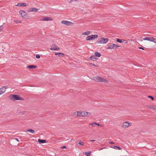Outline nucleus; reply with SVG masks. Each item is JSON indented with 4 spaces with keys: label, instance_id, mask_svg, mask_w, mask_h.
I'll list each match as a JSON object with an SVG mask.
<instances>
[{
    "label": "nucleus",
    "instance_id": "ea45409f",
    "mask_svg": "<svg viewBox=\"0 0 156 156\" xmlns=\"http://www.w3.org/2000/svg\"><path fill=\"white\" fill-rule=\"evenodd\" d=\"M61 148H62V149H64V148H66V147L65 146H63L62 147H61Z\"/></svg>",
    "mask_w": 156,
    "mask_h": 156
},
{
    "label": "nucleus",
    "instance_id": "37998d69",
    "mask_svg": "<svg viewBox=\"0 0 156 156\" xmlns=\"http://www.w3.org/2000/svg\"><path fill=\"white\" fill-rule=\"evenodd\" d=\"M96 141V140H90V141L94 142V141Z\"/></svg>",
    "mask_w": 156,
    "mask_h": 156
},
{
    "label": "nucleus",
    "instance_id": "0eeeda50",
    "mask_svg": "<svg viewBox=\"0 0 156 156\" xmlns=\"http://www.w3.org/2000/svg\"><path fill=\"white\" fill-rule=\"evenodd\" d=\"M50 50L52 51L54 50L59 51L60 50V48L56 44H53L51 45V46Z\"/></svg>",
    "mask_w": 156,
    "mask_h": 156
},
{
    "label": "nucleus",
    "instance_id": "f03ea898",
    "mask_svg": "<svg viewBox=\"0 0 156 156\" xmlns=\"http://www.w3.org/2000/svg\"><path fill=\"white\" fill-rule=\"evenodd\" d=\"M10 99L13 101L23 100V98L17 95H12L10 96Z\"/></svg>",
    "mask_w": 156,
    "mask_h": 156
},
{
    "label": "nucleus",
    "instance_id": "2eb2a0df",
    "mask_svg": "<svg viewBox=\"0 0 156 156\" xmlns=\"http://www.w3.org/2000/svg\"><path fill=\"white\" fill-rule=\"evenodd\" d=\"M55 55H58L59 57H63L64 55V54L62 52H57L55 53Z\"/></svg>",
    "mask_w": 156,
    "mask_h": 156
},
{
    "label": "nucleus",
    "instance_id": "412c9836",
    "mask_svg": "<svg viewBox=\"0 0 156 156\" xmlns=\"http://www.w3.org/2000/svg\"><path fill=\"white\" fill-rule=\"evenodd\" d=\"M90 66L92 67H100L99 66L95 65L91 63H90L89 64Z\"/></svg>",
    "mask_w": 156,
    "mask_h": 156
},
{
    "label": "nucleus",
    "instance_id": "7ed1b4c3",
    "mask_svg": "<svg viewBox=\"0 0 156 156\" xmlns=\"http://www.w3.org/2000/svg\"><path fill=\"white\" fill-rule=\"evenodd\" d=\"M19 12L23 18L26 19H29V17L28 14L24 11L20 10L19 11Z\"/></svg>",
    "mask_w": 156,
    "mask_h": 156
},
{
    "label": "nucleus",
    "instance_id": "e433bc0d",
    "mask_svg": "<svg viewBox=\"0 0 156 156\" xmlns=\"http://www.w3.org/2000/svg\"><path fill=\"white\" fill-rule=\"evenodd\" d=\"M36 58H37V59H39V58H40V56L39 55H37L36 56Z\"/></svg>",
    "mask_w": 156,
    "mask_h": 156
},
{
    "label": "nucleus",
    "instance_id": "4be33fe9",
    "mask_svg": "<svg viewBox=\"0 0 156 156\" xmlns=\"http://www.w3.org/2000/svg\"><path fill=\"white\" fill-rule=\"evenodd\" d=\"M110 147L111 148L115 149L116 150H117V149L121 150V148L120 147H118V146H110Z\"/></svg>",
    "mask_w": 156,
    "mask_h": 156
},
{
    "label": "nucleus",
    "instance_id": "a19ab883",
    "mask_svg": "<svg viewBox=\"0 0 156 156\" xmlns=\"http://www.w3.org/2000/svg\"><path fill=\"white\" fill-rule=\"evenodd\" d=\"M138 48H139V49H142V50H144V48H142V47H139Z\"/></svg>",
    "mask_w": 156,
    "mask_h": 156
},
{
    "label": "nucleus",
    "instance_id": "72a5a7b5",
    "mask_svg": "<svg viewBox=\"0 0 156 156\" xmlns=\"http://www.w3.org/2000/svg\"><path fill=\"white\" fill-rule=\"evenodd\" d=\"M147 97L149 98H151L152 100H154V97L151 96H148Z\"/></svg>",
    "mask_w": 156,
    "mask_h": 156
},
{
    "label": "nucleus",
    "instance_id": "7c9ffc66",
    "mask_svg": "<svg viewBox=\"0 0 156 156\" xmlns=\"http://www.w3.org/2000/svg\"><path fill=\"white\" fill-rule=\"evenodd\" d=\"M117 42L119 43H121L122 42V40H121L120 39L117 38L116 40Z\"/></svg>",
    "mask_w": 156,
    "mask_h": 156
},
{
    "label": "nucleus",
    "instance_id": "c756f323",
    "mask_svg": "<svg viewBox=\"0 0 156 156\" xmlns=\"http://www.w3.org/2000/svg\"><path fill=\"white\" fill-rule=\"evenodd\" d=\"M78 144L79 145V146H83L84 144V143L83 142H82L81 140H79L78 142Z\"/></svg>",
    "mask_w": 156,
    "mask_h": 156
},
{
    "label": "nucleus",
    "instance_id": "9b49d317",
    "mask_svg": "<svg viewBox=\"0 0 156 156\" xmlns=\"http://www.w3.org/2000/svg\"><path fill=\"white\" fill-rule=\"evenodd\" d=\"M8 88V86H3L0 88V93L1 94L4 93L6 90V89Z\"/></svg>",
    "mask_w": 156,
    "mask_h": 156
},
{
    "label": "nucleus",
    "instance_id": "9d476101",
    "mask_svg": "<svg viewBox=\"0 0 156 156\" xmlns=\"http://www.w3.org/2000/svg\"><path fill=\"white\" fill-rule=\"evenodd\" d=\"M81 116L82 117H85L86 116H89L91 114L90 113L86 112H81Z\"/></svg>",
    "mask_w": 156,
    "mask_h": 156
},
{
    "label": "nucleus",
    "instance_id": "a211bd4d",
    "mask_svg": "<svg viewBox=\"0 0 156 156\" xmlns=\"http://www.w3.org/2000/svg\"><path fill=\"white\" fill-rule=\"evenodd\" d=\"M27 4L25 3H18L16 5L17 6H27Z\"/></svg>",
    "mask_w": 156,
    "mask_h": 156
},
{
    "label": "nucleus",
    "instance_id": "20e7f679",
    "mask_svg": "<svg viewBox=\"0 0 156 156\" xmlns=\"http://www.w3.org/2000/svg\"><path fill=\"white\" fill-rule=\"evenodd\" d=\"M108 39L101 37L98 39L97 42L100 44H106L109 41Z\"/></svg>",
    "mask_w": 156,
    "mask_h": 156
},
{
    "label": "nucleus",
    "instance_id": "4468645a",
    "mask_svg": "<svg viewBox=\"0 0 156 156\" xmlns=\"http://www.w3.org/2000/svg\"><path fill=\"white\" fill-rule=\"evenodd\" d=\"M38 11V9L35 8H31L28 10V12H37Z\"/></svg>",
    "mask_w": 156,
    "mask_h": 156
},
{
    "label": "nucleus",
    "instance_id": "ddd939ff",
    "mask_svg": "<svg viewBox=\"0 0 156 156\" xmlns=\"http://www.w3.org/2000/svg\"><path fill=\"white\" fill-rule=\"evenodd\" d=\"M90 31H86L82 32L81 34V37H83L84 35L88 36L90 34Z\"/></svg>",
    "mask_w": 156,
    "mask_h": 156
},
{
    "label": "nucleus",
    "instance_id": "c9c22d12",
    "mask_svg": "<svg viewBox=\"0 0 156 156\" xmlns=\"http://www.w3.org/2000/svg\"><path fill=\"white\" fill-rule=\"evenodd\" d=\"M3 29V28L2 26H0V32L2 31Z\"/></svg>",
    "mask_w": 156,
    "mask_h": 156
},
{
    "label": "nucleus",
    "instance_id": "c03bdc74",
    "mask_svg": "<svg viewBox=\"0 0 156 156\" xmlns=\"http://www.w3.org/2000/svg\"><path fill=\"white\" fill-rule=\"evenodd\" d=\"M16 140H17V141H19V140H18V139H16Z\"/></svg>",
    "mask_w": 156,
    "mask_h": 156
},
{
    "label": "nucleus",
    "instance_id": "f257e3e1",
    "mask_svg": "<svg viewBox=\"0 0 156 156\" xmlns=\"http://www.w3.org/2000/svg\"><path fill=\"white\" fill-rule=\"evenodd\" d=\"M91 79L97 82H104L106 83H108V81L107 80L99 76L93 77L91 78Z\"/></svg>",
    "mask_w": 156,
    "mask_h": 156
},
{
    "label": "nucleus",
    "instance_id": "5701e85b",
    "mask_svg": "<svg viewBox=\"0 0 156 156\" xmlns=\"http://www.w3.org/2000/svg\"><path fill=\"white\" fill-rule=\"evenodd\" d=\"M94 55L96 57H99L101 56V55L100 53L98 52H96L94 53Z\"/></svg>",
    "mask_w": 156,
    "mask_h": 156
},
{
    "label": "nucleus",
    "instance_id": "6ab92c4d",
    "mask_svg": "<svg viewBox=\"0 0 156 156\" xmlns=\"http://www.w3.org/2000/svg\"><path fill=\"white\" fill-rule=\"evenodd\" d=\"M147 107L151 109H152L153 110H156V105H149L147 106Z\"/></svg>",
    "mask_w": 156,
    "mask_h": 156
},
{
    "label": "nucleus",
    "instance_id": "2f4dec72",
    "mask_svg": "<svg viewBox=\"0 0 156 156\" xmlns=\"http://www.w3.org/2000/svg\"><path fill=\"white\" fill-rule=\"evenodd\" d=\"M96 124H97V123L96 122H93L92 123H90L89 124V125H90L92 127H94V126L96 125Z\"/></svg>",
    "mask_w": 156,
    "mask_h": 156
},
{
    "label": "nucleus",
    "instance_id": "f3484780",
    "mask_svg": "<svg viewBox=\"0 0 156 156\" xmlns=\"http://www.w3.org/2000/svg\"><path fill=\"white\" fill-rule=\"evenodd\" d=\"M90 58L91 60L93 61H96L98 59L94 55L91 56Z\"/></svg>",
    "mask_w": 156,
    "mask_h": 156
},
{
    "label": "nucleus",
    "instance_id": "39448f33",
    "mask_svg": "<svg viewBox=\"0 0 156 156\" xmlns=\"http://www.w3.org/2000/svg\"><path fill=\"white\" fill-rule=\"evenodd\" d=\"M119 47V46L113 43H108L107 44L106 48L108 49H115Z\"/></svg>",
    "mask_w": 156,
    "mask_h": 156
},
{
    "label": "nucleus",
    "instance_id": "423d86ee",
    "mask_svg": "<svg viewBox=\"0 0 156 156\" xmlns=\"http://www.w3.org/2000/svg\"><path fill=\"white\" fill-rule=\"evenodd\" d=\"M98 37V36L97 34H93L90 35H88L86 38L87 41L93 40Z\"/></svg>",
    "mask_w": 156,
    "mask_h": 156
},
{
    "label": "nucleus",
    "instance_id": "473e14b6",
    "mask_svg": "<svg viewBox=\"0 0 156 156\" xmlns=\"http://www.w3.org/2000/svg\"><path fill=\"white\" fill-rule=\"evenodd\" d=\"M122 42L124 43V44H126L128 43V41L127 40H124L122 39Z\"/></svg>",
    "mask_w": 156,
    "mask_h": 156
},
{
    "label": "nucleus",
    "instance_id": "aec40b11",
    "mask_svg": "<svg viewBox=\"0 0 156 156\" xmlns=\"http://www.w3.org/2000/svg\"><path fill=\"white\" fill-rule=\"evenodd\" d=\"M143 40L144 41H148L151 42L152 37H145L143 38Z\"/></svg>",
    "mask_w": 156,
    "mask_h": 156
},
{
    "label": "nucleus",
    "instance_id": "f8f14e48",
    "mask_svg": "<svg viewBox=\"0 0 156 156\" xmlns=\"http://www.w3.org/2000/svg\"><path fill=\"white\" fill-rule=\"evenodd\" d=\"M53 19L52 17H49L43 18L42 20L43 21H53Z\"/></svg>",
    "mask_w": 156,
    "mask_h": 156
},
{
    "label": "nucleus",
    "instance_id": "6e6552de",
    "mask_svg": "<svg viewBox=\"0 0 156 156\" xmlns=\"http://www.w3.org/2000/svg\"><path fill=\"white\" fill-rule=\"evenodd\" d=\"M132 125L131 123H129L128 122L126 121L123 123L122 127L123 129H126L129 126H130Z\"/></svg>",
    "mask_w": 156,
    "mask_h": 156
},
{
    "label": "nucleus",
    "instance_id": "4c0bfd02",
    "mask_svg": "<svg viewBox=\"0 0 156 156\" xmlns=\"http://www.w3.org/2000/svg\"><path fill=\"white\" fill-rule=\"evenodd\" d=\"M96 125H97L98 126H102V125L100 124H99V123H97V124H96Z\"/></svg>",
    "mask_w": 156,
    "mask_h": 156
},
{
    "label": "nucleus",
    "instance_id": "58836bf2",
    "mask_svg": "<svg viewBox=\"0 0 156 156\" xmlns=\"http://www.w3.org/2000/svg\"><path fill=\"white\" fill-rule=\"evenodd\" d=\"M108 143L110 144H114V142L111 141H109L108 142Z\"/></svg>",
    "mask_w": 156,
    "mask_h": 156
},
{
    "label": "nucleus",
    "instance_id": "1a4fd4ad",
    "mask_svg": "<svg viewBox=\"0 0 156 156\" xmlns=\"http://www.w3.org/2000/svg\"><path fill=\"white\" fill-rule=\"evenodd\" d=\"M61 23L67 26L71 25L73 24V23L71 22L65 20H63L61 22Z\"/></svg>",
    "mask_w": 156,
    "mask_h": 156
},
{
    "label": "nucleus",
    "instance_id": "cd10ccee",
    "mask_svg": "<svg viewBox=\"0 0 156 156\" xmlns=\"http://www.w3.org/2000/svg\"><path fill=\"white\" fill-rule=\"evenodd\" d=\"M83 154H84L86 155L87 156H90L91 154V152L90 151L84 153Z\"/></svg>",
    "mask_w": 156,
    "mask_h": 156
},
{
    "label": "nucleus",
    "instance_id": "b1692460",
    "mask_svg": "<svg viewBox=\"0 0 156 156\" xmlns=\"http://www.w3.org/2000/svg\"><path fill=\"white\" fill-rule=\"evenodd\" d=\"M38 142L40 143H44L46 142V140L39 139H38Z\"/></svg>",
    "mask_w": 156,
    "mask_h": 156
},
{
    "label": "nucleus",
    "instance_id": "dca6fc26",
    "mask_svg": "<svg viewBox=\"0 0 156 156\" xmlns=\"http://www.w3.org/2000/svg\"><path fill=\"white\" fill-rule=\"evenodd\" d=\"M81 112L77 111L74 112V116H76L77 117L81 116Z\"/></svg>",
    "mask_w": 156,
    "mask_h": 156
},
{
    "label": "nucleus",
    "instance_id": "c85d7f7f",
    "mask_svg": "<svg viewBox=\"0 0 156 156\" xmlns=\"http://www.w3.org/2000/svg\"><path fill=\"white\" fill-rule=\"evenodd\" d=\"M13 22L16 24L21 23H22V21H21L18 20H14Z\"/></svg>",
    "mask_w": 156,
    "mask_h": 156
},
{
    "label": "nucleus",
    "instance_id": "f704fd0d",
    "mask_svg": "<svg viewBox=\"0 0 156 156\" xmlns=\"http://www.w3.org/2000/svg\"><path fill=\"white\" fill-rule=\"evenodd\" d=\"M77 0H70V1H69V2L70 3H71L73 2V1H75L76 2L77 1Z\"/></svg>",
    "mask_w": 156,
    "mask_h": 156
},
{
    "label": "nucleus",
    "instance_id": "393cba45",
    "mask_svg": "<svg viewBox=\"0 0 156 156\" xmlns=\"http://www.w3.org/2000/svg\"><path fill=\"white\" fill-rule=\"evenodd\" d=\"M37 67L36 66L34 65H30L27 66V68H37Z\"/></svg>",
    "mask_w": 156,
    "mask_h": 156
},
{
    "label": "nucleus",
    "instance_id": "79ce46f5",
    "mask_svg": "<svg viewBox=\"0 0 156 156\" xmlns=\"http://www.w3.org/2000/svg\"><path fill=\"white\" fill-rule=\"evenodd\" d=\"M106 148L105 147H103L100 149L99 150H102Z\"/></svg>",
    "mask_w": 156,
    "mask_h": 156
},
{
    "label": "nucleus",
    "instance_id": "bb28decb",
    "mask_svg": "<svg viewBox=\"0 0 156 156\" xmlns=\"http://www.w3.org/2000/svg\"><path fill=\"white\" fill-rule=\"evenodd\" d=\"M151 42H153L154 43H156V36L154 37H152Z\"/></svg>",
    "mask_w": 156,
    "mask_h": 156
},
{
    "label": "nucleus",
    "instance_id": "a878e982",
    "mask_svg": "<svg viewBox=\"0 0 156 156\" xmlns=\"http://www.w3.org/2000/svg\"><path fill=\"white\" fill-rule=\"evenodd\" d=\"M27 131L30 132L32 133H34L35 132V131L34 130L31 129H27Z\"/></svg>",
    "mask_w": 156,
    "mask_h": 156
}]
</instances>
